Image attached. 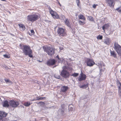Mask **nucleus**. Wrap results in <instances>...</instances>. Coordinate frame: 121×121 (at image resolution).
<instances>
[{"label":"nucleus","mask_w":121,"mask_h":121,"mask_svg":"<svg viewBox=\"0 0 121 121\" xmlns=\"http://www.w3.org/2000/svg\"><path fill=\"white\" fill-rule=\"evenodd\" d=\"M56 62V60L54 59H50L48 61L47 64L48 65H54Z\"/></svg>","instance_id":"14"},{"label":"nucleus","mask_w":121,"mask_h":121,"mask_svg":"<svg viewBox=\"0 0 121 121\" xmlns=\"http://www.w3.org/2000/svg\"><path fill=\"white\" fill-rule=\"evenodd\" d=\"M106 1L110 6H112L113 3V0H106Z\"/></svg>","instance_id":"21"},{"label":"nucleus","mask_w":121,"mask_h":121,"mask_svg":"<svg viewBox=\"0 0 121 121\" xmlns=\"http://www.w3.org/2000/svg\"><path fill=\"white\" fill-rule=\"evenodd\" d=\"M89 84V83H87L86 84H84L81 86L80 85L79 87L82 88H86L88 87Z\"/></svg>","instance_id":"24"},{"label":"nucleus","mask_w":121,"mask_h":121,"mask_svg":"<svg viewBox=\"0 0 121 121\" xmlns=\"http://www.w3.org/2000/svg\"><path fill=\"white\" fill-rule=\"evenodd\" d=\"M58 60V62H63V61L64 60V59L63 58H60V59H59Z\"/></svg>","instance_id":"32"},{"label":"nucleus","mask_w":121,"mask_h":121,"mask_svg":"<svg viewBox=\"0 0 121 121\" xmlns=\"http://www.w3.org/2000/svg\"><path fill=\"white\" fill-rule=\"evenodd\" d=\"M69 89L67 86H63L61 88V91L63 92H65L67 91Z\"/></svg>","instance_id":"15"},{"label":"nucleus","mask_w":121,"mask_h":121,"mask_svg":"<svg viewBox=\"0 0 121 121\" xmlns=\"http://www.w3.org/2000/svg\"><path fill=\"white\" fill-rule=\"evenodd\" d=\"M42 48L44 52H46L48 55L52 56L54 54L55 50L53 47L45 45L43 46Z\"/></svg>","instance_id":"4"},{"label":"nucleus","mask_w":121,"mask_h":121,"mask_svg":"<svg viewBox=\"0 0 121 121\" xmlns=\"http://www.w3.org/2000/svg\"><path fill=\"white\" fill-rule=\"evenodd\" d=\"M31 33V35H33L35 33V32L34 30H30Z\"/></svg>","instance_id":"36"},{"label":"nucleus","mask_w":121,"mask_h":121,"mask_svg":"<svg viewBox=\"0 0 121 121\" xmlns=\"http://www.w3.org/2000/svg\"><path fill=\"white\" fill-rule=\"evenodd\" d=\"M97 5V4H93V8L94 9H95L96 7V6Z\"/></svg>","instance_id":"39"},{"label":"nucleus","mask_w":121,"mask_h":121,"mask_svg":"<svg viewBox=\"0 0 121 121\" xmlns=\"http://www.w3.org/2000/svg\"><path fill=\"white\" fill-rule=\"evenodd\" d=\"M56 57L57 58V59L58 60H59V59H60V58L59 57V56L58 55H57V56H56Z\"/></svg>","instance_id":"40"},{"label":"nucleus","mask_w":121,"mask_h":121,"mask_svg":"<svg viewBox=\"0 0 121 121\" xmlns=\"http://www.w3.org/2000/svg\"><path fill=\"white\" fill-rule=\"evenodd\" d=\"M9 104L8 103V102L7 101H5L4 102L3 104V106L4 107H9Z\"/></svg>","instance_id":"22"},{"label":"nucleus","mask_w":121,"mask_h":121,"mask_svg":"<svg viewBox=\"0 0 121 121\" xmlns=\"http://www.w3.org/2000/svg\"><path fill=\"white\" fill-rule=\"evenodd\" d=\"M65 105L64 104H63L61 105V107L62 108H64V107Z\"/></svg>","instance_id":"41"},{"label":"nucleus","mask_w":121,"mask_h":121,"mask_svg":"<svg viewBox=\"0 0 121 121\" xmlns=\"http://www.w3.org/2000/svg\"><path fill=\"white\" fill-rule=\"evenodd\" d=\"M104 43L108 45H109L111 42V39L109 38H107L104 40Z\"/></svg>","instance_id":"16"},{"label":"nucleus","mask_w":121,"mask_h":121,"mask_svg":"<svg viewBox=\"0 0 121 121\" xmlns=\"http://www.w3.org/2000/svg\"><path fill=\"white\" fill-rule=\"evenodd\" d=\"M114 49L117 53L118 55L121 56V46L118 43L115 42L114 43Z\"/></svg>","instance_id":"7"},{"label":"nucleus","mask_w":121,"mask_h":121,"mask_svg":"<svg viewBox=\"0 0 121 121\" xmlns=\"http://www.w3.org/2000/svg\"><path fill=\"white\" fill-rule=\"evenodd\" d=\"M1 0L3 1H6V0Z\"/></svg>","instance_id":"46"},{"label":"nucleus","mask_w":121,"mask_h":121,"mask_svg":"<svg viewBox=\"0 0 121 121\" xmlns=\"http://www.w3.org/2000/svg\"><path fill=\"white\" fill-rule=\"evenodd\" d=\"M18 25L21 30L24 31L25 30V27L24 25L22 24H19Z\"/></svg>","instance_id":"20"},{"label":"nucleus","mask_w":121,"mask_h":121,"mask_svg":"<svg viewBox=\"0 0 121 121\" xmlns=\"http://www.w3.org/2000/svg\"><path fill=\"white\" fill-rule=\"evenodd\" d=\"M55 78H57V79H59L60 78V76L59 75H55Z\"/></svg>","instance_id":"38"},{"label":"nucleus","mask_w":121,"mask_h":121,"mask_svg":"<svg viewBox=\"0 0 121 121\" xmlns=\"http://www.w3.org/2000/svg\"><path fill=\"white\" fill-rule=\"evenodd\" d=\"M58 4H59V5H60V6H61V5L60 4V3L59 2V1H58Z\"/></svg>","instance_id":"44"},{"label":"nucleus","mask_w":121,"mask_h":121,"mask_svg":"<svg viewBox=\"0 0 121 121\" xmlns=\"http://www.w3.org/2000/svg\"><path fill=\"white\" fill-rule=\"evenodd\" d=\"M116 10H117L119 13H121V7H120L117 8Z\"/></svg>","instance_id":"29"},{"label":"nucleus","mask_w":121,"mask_h":121,"mask_svg":"<svg viewBox=\"0 0 121 121\" xmlns=\"http://www.w3.org/2000/svg\"><path fill=\"white\" fill-rule=\"evenodd\" d=\"M46 99V97H37L36 98V100H45Z\"/></svg>","instance_id":"26"},{"label":"nucleus","mask_w":121,"mask_h":121,"mask_svg":"<svg viewBox=\"0 0 121 121\" xmlns=\"http://www.w3.org/2000/svg\"><path fill=\"white\" fill-rule=\"evenodd\" d=\"M109 26L110 25L109 23H107L105 24L102 26V29L104 31L105 29H108Z\"/></svg>","instance_id":"18"},{"label":"nucleus","mask_w":121,"mask_h":121,"mask_svg":"<svg viewBox=\"0 0 121 121\" xmlns=\"http://www.w3.org/2000/svg\"><path fill=\"white\" fill-rule=\"evenodd\" d=\"M83 21H82L81 20H79L78 21V23L81 25H83L85 24V22Z\"/></svg>","instance_id":"28"},{"label":"nucleus","mask_w":121,"mask_h":121,"mask_svg":"<svg viewBox=\"0 0 121 121\" xmlns=\"http://www.w3.org/2000/svg\"><path fill=\"white\" fill-rule=\"evenodd\" d=\"M65 23L67 26H69L70 25V24L69 19L66 18L65 21Z\"/></svg>","instance_id":"23"},{"label":"nucleus","mask_w":121,"mask_h":121,"mask_svg":"<svg viewBox=\"0 0 121 121\" xmlns=\"http://www.w3.org/2000/svg\"><path fill=\"white\" fill-rule=\"evenodd\" d=\"M86 75L83 73L82 71L80 74V75L78 78V81H84L86 80Z\"/></svg>","instance_id":"11"},{"label":"nucleus","mask_w":121,"mask_h":121,"mask_svg":"<svg viewBox=\"0 0 121 121\" xmlns=\"http://www.w3.org/2000/svg\"><path fill=\"white\" fill-rule=\"evenodd\" d=\"M120 85L121 86H119V89H120V88H121V83L120 82Z\"/></svg>","instance_id":"45"},{"label":"nucleus","mask_w":121,"mask_h":121,"mask_svg":"<svg viewBox=\"0 0 121 121\" xmlns=\"http://www.w3.org/2000/svg\"><path fill=\"white\" fill-rule=\"evenodd\" d=\"M78 73H74L73 74H72V75L74 77H76L78 76Z\"/></svg>","instance_id":"33"},{"label":"nucleus","mask_w":121,"mask_h":121,"mask_svg":"<svg viewBox=\"0 0 121 121\" xmlns=\"http://www.w3.org/2000/svg\"><path fill=\"white\" fill-rule=\"evenodd\" d=\"M49 11L50 14L54 18L56 19L59 18V17L57 13L52 10L51 8L50 9Z\"/></svg>","instance_id":"13"},{"label":"nucleus","mask_w":121,"mask_h":121,"mask_svg":"<svg viewBox=\"0 0 121 121\" xmlns=\"http://www.w3.org/2000/svg\"><path fill=\"white\" fill-rule=\"evenodd\" d=\"M78 18L79 19H81L83 21H85L86 18L85 16L82 14H80L78 16Z\"/></svg>","instance_id":"19"},{"label":"nucleus","mask_w":121,"mask_h":121,"mask_svg":"<svg viewBox=\"0 0 121 121\" xmlns=\"http://www.w3.org/2000/svg\"><path fill=\"white\" fill-rule=\"evenodd\" d=\"M39 17L38 15L36 14L30 15L27 16V20L28 21L33 22L37 20Z\"/></svg>","instance_id":"6"},{"label":"nucleus","mask_w":121,"mask_h":121,"mask_svg":"<svg viewBox=\"0 0 121 121\" xmlns=\"http://www.w3.org/2000/svg\"><path fill=\"white\" fill-rule=\"evenodd\" d=\"M28 34H29V35H30V33H29Z\"/></svg>","instance_id":"47"},{"label":"nucleus","mask_w":121,"mask_h":121,"mask_svg":"<svg viewBox=\"0 0 121 121\" xmlns=\"http://www.w3.org/2000/svg\"><path fill=\"white\" fill-rule=\"evenodd\" d=\"M7 114L5 112L0 111V121H8V120L6 118H4L6 117Z\"/></svg>","instance_id":"10"},{"label":"nucleus","mask_w":121,"mask_h":121,"mask_svg":"<svg viewBox=\"0 0 121 121\" xmlns=\"http://www.w3.org/2000/svg\"><path fill=\"white\" fill-rule=\"evenodd\" d=\"M19 46L20 48L22 50L23 53L25 55H28L30 58L33 57V52L29 46L20 44Z\"/></svg>","instance_id":"3"},{"label":"nucleus","mask_w":121,"mask_h":121,"mask_svg":"<svg viewBox=\"0 0 121 121\" xmlns=\"http://www.w3.org/2000/svg\"><path fill=\"white\" fill-rule=\"evenodd\" d=\"M73 108H70V110L71 111H72L73 110Z\"/></svg>","instance_id":"43"},{"label":"nucleus","mask_w":121,"mask_h":121,"mask_svg":"<svg viewBox=\"0 0 121 121\" xmlns=\"http://www.w3.org/2000/svg\"><path fill=\"white\" fill-rule=\"evenodd\" d=\"M120 72L121 73V70H120Z\"/></svg>","instance_id":"48"},{"label":"nucleus","mask_w":121,"mask_h":121,"mask_svg":"<svg viewBox=\"0 0 121 121\" xmlns=\"http://www.w3.org/2000/svg\"><path fill=\"white\" fill-rule=\"evenodd\" d=\"M103 36L102 35H99L97 37V39H99L100 40H101L103 38Z\"/></svg>","instance_id":"34"},{"label":"nucleus","mask_w":121,"mask_h":121,"mask_svg":"<svg viewBox=\"0 0 121 121\" xmlns=\"http://www.w3.org/2000/svg\"><path fill=\"white\" fill-rule=\"evenodd\" d=\"M60 75L65 78H69L70 76L69 73L65 69H63L61 72Z\"/></svg>","instance_id":"8"},{"label":"nucleus","mask_w":121,"mask_h":121,"mask_svg":"<svg viewBox=\"0 0 121 121\" xmlns=\"http://www.w3.org/2000/svg\"><path fill=\"white\" fill-rule=\"evenodd\" d=\"M19 46L20 48L22 50L23 53L25 55H28L30 58L33 57V52L29 46L20 44Z\"/></svg>","instance_id":"2"},{"label":"nucleus","mask_w":121,"mask_h":121,"mask_svg":"<svg viewBox=\"0 0 121 121\" xmlns=\"http://www.w3.org/2000/svg\"><path fill=\"white\" fill-rule=\"evenodd\" d=\"M9 104L10 106L13 108L17 107L19 104V102L14 100L10 101Z\"/></svg>","instance_id":"12"},{"label":"nucleus","mask_w":121,"mask_h":121,"mask_svg":"<svg viewBox=\"0 0 121 121\" xmlns=\"http://www.w3.org/2000/svg\"><path fill=\"white\" fill-rule=\"evenodd\" d=\"M37 104L40 105H44L45 104V103L44 102H39V103H37Z\"/></svg>","instance_id":"31"},{"label":"nucleus","mask_w":121,"mask_h":121,"mask_svg":"<svg viewBox=\"0 0 121 121\" xmlns=\"http://www.w3.org/2000/svg\"><path fill=\"white\" fill-rule=\"evenodd\" d=\"M76 3L78 6H79L80 3L79 0H76Z\"/></svg>","instance_id":"35"},{"label":"nucleus","mask_w":121,"mask_h":121,"mask_svg":"<svg viewBox=\"0 0 121 121\" xmlns=\"http://www.w3.org/2000/svg\"><path fill=\"white\" fill-rule=\"evenodd\" d=\"M85 62L87 66L90 67L93 66L95 64L93 59L89 58H87L85 60Z\"/></svg>","instance_id":"9"},{"label":"nucleus","mask_w":121,"mask_h":121,"mask_svg":"<svg viewBox=\"0 0 121 121\" xmlns=\"http://www.w3.org/2000/svg\"><path fill=\"white\" fill-rule=\"evenodd\" d=\"M110 55L115 58H117V54L114 51L110 50Z\"/></svg>","instance_id":"17"},{"label":"nucleus","mask_w":121,"mask_h":121,"mask_svg":"<svg viewBox=\"0 0 121 121\" xmlns=\"http://www.w3.org/2000/svg\"><path fill=\"white\" fill-rule=\"evenodd\" d=\"M19 46L20 48L22 50L23 53L25 55H28L30 58L33 57V52L29 46L20 44Z\"/></svg>","instance_id":"1"},{"label":"nucleus","mask_w":121,"mask_h":121,"mask_svg":"<svg viewBox=\"0 0 121 121\" xmlns=\"http://www.w3.org/2000/svg\"><path fill=\"white\" fill-rule=\"evenodd\" d=\"M4 80L6 83L8 82H11V81H9L8 79H5Z\"/></svg>","instance_id":"37"},{"label":"nucleus","mask_w":121,"mask_h":121,"mask_svg":"<svg viewBox=\"0 0 121 121\" xmlns=\"http://www.w3.org/2000/svg\"><path fill=\"white\" fill-rule=\"evenodd\" d=\"M36 100V99H33L32 100H31L32 101H35V100Z\"/></svg>","instance_id":"42"},{"label":"nucleus","mask_w":121,"mask_h":121,"mask_svg":"<svg viewBox=\"0 0 121 121\" xmlns=\"http://www.w3.org/2000/svg\"><path fill=\"white\" fill-rule=\"evenodd\" d=\"M88 20L91 21H94L93 18L91 16H88Z\"/></svg>","instance_id":"27"},{"label":"nucleus","mask_w":121,"mask_h":121,"mask_svg":"<svg viewBox=\"0 0 121 121\" xmlns=\"http://www.w3.org/2000/svg\"><path fill=\"white\" fill-rule=\"evenodd\" d=\"M3 56H4V57L8 58H9L10 57V55L9 54L8 55H7V54L4 55H3Z\"/></svg>","instance_id":"30"},{"label":"nucleus","mask_w":121,"mask_h":121,"mask_svg":"<svg viewBox=\"0 0 121 121\" xmlns=\"http://www.w3.org/2000/svg\"><path fill=\"white\" fill-rule=\"evenodd\" d=\"M31 104L30 102H25L23 104V105L26 107H28L30 106Z\"/></svg>","instance_id":"25"},{"label":"nucleus","mask_w":121,"mask_h":121,"mask_svg":"<svg viewBox=\"0 0 121 121\" xmlns=\"http://www.w3.org/2000/svg\"><path fill=\"white\" fill-rule=\"evenodd\" d=\"M57 32L58 36L60 37H64L67 35L65 29L62 28L58 27Z\"/></svg>","instance_id":"5"}]
</instances>
